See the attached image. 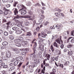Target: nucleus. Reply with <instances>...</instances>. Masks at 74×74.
Wrapping results in <instances>:
<instances>
[{"label":"nucleus","mask_w":74,"mask_h":74,"mask_svg":"<svg viewBox=\"0 0 74 74\" xmlns=\"http://www.w3.org/2000/svg\"><path fill=\"white\" fill-rule=\"evenodd\" d=\"M18 8L20 9L18 12L21 13V15H23V16H24L26 14V11L25 10L26 9V8L24 5H20L18 6Z\"/></svg>","instance_id":"f257e3e1"},{"label":"nucleus","mask_w":74,"mask_h":74,"mask_svg":"<svg viewBox=\"0 0 74 74\" xmlns=\"http://www.w3.org/2000/svg\"><path fill=\"white\" fill-rule=\"evenodd\" d=\"M34 54L37 53V50H36V49H37V43L36 42H34Z\"/></svg>","instance_id":"f03ea898"},{"label":"nucleus","mask_w":74,"mask_h":74,"mask_svg":"<svg viewBox=\"0 0 74 74\" xmlns=\"http://www.w3.org/2000/svg\"><path fill=\"white\" fill-rule=\"evenodd\" d=\"M12 51H14L17 54H18V53H19L20 51H19V50L18 49L16 48H12Z\"/></svg>","instance_id":"7ed1b4c3"},{"label":"nucleus","mask_w":74,"mask_h":74,"mask_svg":"<svg viewBox=\"0 0 74 74\" xmlns=\"http://www.w3.org/2000/svg\"><path fill=\"white\" fill-rule=\"evenodd\" d=\"M30 57L31 58V59L32 60H34V59H35V58H36V55L34 53H32L30 55Z\"/></svg>","instance_id":"20e7f679"},{"label":"nucleus","mask_w":74,"mask_h":74,"mask_svg":"<svg viewBox=\"0 0 74 74\" xmlns=\"http://www.w3.org/2000/svg\"><path fill=\"white\" fill-rule=\"evenodd\" d=\"M22 45L24 48H26L27 47H28V45H27V42L26 41H25L23 42V43Z\"/></svg>","instance_id":"39448f33"},{"label":"nucleus","mask_w":74,"mask_h":74,"mask_svg":"<svg viewBox=\"0 0 74 74\" xmlns=\"http://www.w3.org/2000/svg\"><path fill=\"white\" fill-rule=\"evenodd\" d=\"M15 59L16 60H18V61L22 60L23 59V58L22 57H16L15 58Z\"/></svg>","instance_id":"423d86ee"},{"label":"nucleus","mask_w":74,"mask_h":74,"mask_svg":"<svg viewBox=\"0 0 74 74\" xmlns=\"http://www.w3.org/2000/svg\"><path fill=\"white\" fill-rule=\"evenodd\" d=\"M8 44V42L5 41H3L2 43V45L3 46H6V45H7Z\"/></svg>","instance_id":"0eeeda50"},{"label":"nucleus","mask_w":74,"mask_h":74,"mask_svg":"<svg viewBox=\"0 0 74 74\" xmlns=\"http://www.w3.org/2000/svg\"><path fill=\"white\" fill-rule=\"evenodd\" d=\"M15 69V67L14 66H13L10 67L9 69V71H12L13 70H14V69Z\"/></svg>","instance_id":"6e6552de"},{"label":"nucleus","mask_w":74,"mask_h":74,"mask_svg":"<svg viewBox=\"0 0 74 74\" xmlns=\"http://www.w3.org/2000/svg\"><path fill=\"white\" fill-rule=\"evenodd\" d=\"M73 44L71 43V44L68 45L67 46V47L68 48H71V47H73Z\"/></svg>","instance_id":"1a4fd4ad"},{"label":"nucleus","mask_w":74,"mask_h":74,"mask_svg":"<svg viewBox=\"0 0 74 74\" xmlns=\"http://www.w3.org/2000/svg\"><path fill=\"white\" fill-rule=\"evenodd\" d=\"M41 36L43 38H45V35L44 34V32H41Z\"/></svg>","instance_id":"9d476101"},{"label":"nucleus","mask_w":74,"mask_h":74,"mask_svg":"<svg viewBox=\"0 0 74 74\" xmlns=\"http://www.w3.org/2000/svg\"><path fill=\"white\" fill-rule=\"evenodd\" d=\"M55 15L57 16V17H58L59 18V16H60V12H57L55 14Z\"/></svg>","instance_id":"9b49d317"},{"label":"nucleus","mask_w":74,"mask_h":74,"mask_svg":"<svg viewBox=\"0 0 74 74\" xmlns=\"http://www.w3.org/2000/svg\"><path fill=\"white\" fill-rule=\"evenodd\" d=\"M14 12L15 15H16L18 14V9L16 8H15V10L14 11Z\"/></svg>","instance_id":"f8f14e48"},{"label":"nucleus","mask_w":74,"mask_h":74,"mask_svg":"<svg viewBox=\"0 0 74 74\" xmlns=\"http://www.w3.org/2000/svg\"><path fill=\"white\" fill-rule=\"evenodd\" d=\"M53 46L54 47H55L57 48H58V44H57V43H56V42H54V43H53Z\"/></svg>","instance_id":"ddd939ff"},{"label":"nucleus","mask_w":74,"mask_h":74,"mask_svg":"<svg viewBox=\"0 0 74 74\" xmlns=\"http://www.w3.org/2000/svg\"><path fill=\"white\" fill-rule=\"evenodd\" d=\"M32 33H31V32H27V34L26 36H32Z\"/></svg>","instance_id":"4468645a"},{"label":"nucleus","mask_w":74,"mask_h":74,"mask_svg":"<svg viewBox=\"0 0 74 74\" xmlns=\"http://www.w3.org/2000/svg\"><path fill=\"white\" fill-rule=\"evenodd\" d=\"M8 11H9V10H7L6 11H4L3 13L4 15H7L8 12Z\"/></svg>","instance_id":"2eb2a0df"},{"label":"nucleus","mask_w":74,"mask_h":74,"mask_svg":"<svg viewBox=\"0 0 74 74\" xmlns=\"http://www.w3.org/2000/svg\"><path fill=\"white\" fill-rule=\"evenodd\" d=\"M18 1L15 2L13 4V6L14 7H16V5L18 4Z\"/></svg>","instance_id":"dca6fc26"},{"label":"nucleus","mask_w":74,"mask_h":74,"mask_svg":"<svg viewBox=\"0 0 74 74\" xmlns=\"http://www.w3.org/2000/svg\"><path fill=\"white\" fill-rule=\"evenodd\" d=\"M16 33L18 34H20L22 33V31L21 30H18L16 32Z\"/></svg>","instance_id":"f3484780"},{"label":"nucleus","mask_w":74,"mask_h":74,"mask_svg":"<svg viewBox=\"0 0 74 74\" xmlns=\"http://www.w3.org/2000/svg\"><path fill=\"white\" fill-rule=\"evenodd\" d=\"M45 57L47 58V59L49 60V58H50V55L46 54Z\"/></svg>","instance_id":"a211bd4d"},{"label":"nucleus","mask_w":74,"mask_h":74,"mask_svg":"<svg viewBox=\"0 0 74 74\" xmlns=\"http://www.w3.org/2000/svg\"><path fill=\"white\" fill-rule=\"evenodd\" d=\"M21 16L17 15V16L14 17V19H19V18H21Z\"/></svg>","instance_id":"6ab92c4d"},{"label":"nucleus","mask_w":74,"mask_h":74,"mask_svg":"<svg viewBox=\"0 0 74 74\" xmlns=\"http://www.w3.org/2000/svg\"><path fill=\"white\" fill-rule=\"evenodd\" d=\"M18 63H19V61H18V60H17L15 61L14 62V66H16V65H17L18 64Z\"/></svg>","instance_id":"aec40b11"},{"label":"nucleus","mask_w":74,"mask_h":74,"mask_svg":"<svg viewBox=\"0 0 74 74\" xmlns=\"http://www.w3.org/2000/svg\"><path fill=\"white\" fill-rule=\"evenodd\" d=\"M24 24H25V25L26 26H29V25H30V23H29V22H25Z\"/></svg>","instance_id":"412c9836"},{"label":"nucleus","mask_w":74,"mask_h":74,"mask_svg":"<svg viewBox=\"0 0 74 74\" xmlns=\"http://www.w3.org/2000/svg\"><path fill=\"white\" fill-rule=\"evenodd\" d=\"M73 55V52L68 51V56H71Z\"/></svg>","instance_id":"4be33fe9"},{"label":"nucleus","mask_w":74,"mask_h":74,"mask_svg":"<svg viewBox=\"0 0 74 74\" xmlns=\"http://www.w3.org/2000/svg\"><path fill=\"white\" fill-rule=\"evenodd\" d=\"M14 41L15 42H20V40H19V39H17L14 40Z\"/></svg>","instance_id":"5701e85b"},{"label":"nucleus","mask_w":74,"mask_h":74,"mask_svg":"<svg viewBox=\"0 0 74 74\" xmlns=\"http://www.w3.org/2000/svg\"><path fill=\"white\" fill-rule=\"evenodd\" d=\"M7 58V57H6L5 56H3L2 57V59H3L4 60H6Z\"/></svg>","instance_id":"b1692460"},{"label":"nucleus","mask_w":74,"mask_h":74,"mask_svg":"<svg viewBox=\"0 0 74 74\" xmlns=\"http://www.w3.org/2000/svg\"><path fill=\"white\" fill-rule=\"evenodd\" d=\"M15 45L17 47H19L21 46V44L19 43H17L15 44Z\"/></svg>","instance_id":"393cba45"},{"label":"nucleus","mask_w":74,"mask_h":74,"mask_svg":"<svg viewBox=\"0 0 74 74\" xmlns=\"http://www.w3.org/2000/svg\"><path fill=\"white\" fill-rule=\"evenodd\" d=\"M19 38L20 41H21V42H22V41H23V38L21 36H19Z\"/></svg>","instance_id":"a878e982"},{"label":"nucleus","mask_w":74,"mask_h":74,"mask_svg":"<svg viewBox=\"0 0 74 74\" xmlns=\"http://www.w3.org/2000/svg\"><path fill=\"white\" fill-rule=\"evenodd\" d=\"M9 38L10 40H14V37L12 35H10Z\"/></svg>","instance_id":"bb28decb"},{"label":"nucleus","mask_w":74,"mask_h":74,"mask_svg":"<svg viewBox=\"0 0 74 74\" xmlns=\"http://www.w3.org/2000/svg\"><path fill=\"white\" fill-rule=\"evenodd\" d=\"M41 54H42V51H39L38 53V55L39 56V57H40V58L42 57V56L41 55Z\"/></svg>","instance_id":"cd10ccee"},{"label":"nucleus","mask_w":74,"mask_h":74,"mask_svg":"<svg viewBox=\"0 0 74 74\" xmlns=\"http://www.w3.org/2000/svg\"><path fill=\"white\" fill-rule=\"evenodd\" d=\"M73 38V37H70L69 38H68L67 40V42H70V41L71 40V38Z\"/></svg>","instance_id":"c85d7f7f"},{"label":"nucleus","mask_w":74,"mask_h":74,"mask_svg":"<svg viewBox=\"0 0 74 74\" xmlns=\"http://www.w3.org/2000/svg\"><path fill=\"white\" fill-rule=\"evenodd\" d=\"M4 34L5 36H7L8 35V32H4Z\"/></svg>","instance_id":"c756f323"},{"label":"nucleus","mask_w":74,"mask_h":74,"mask_svg":"<svg viewBox=\"0 0 74 74\" xmlns=\"http://www.w3.org/2000/svg\"><path fill=\"white\" fill-rule=\"evenodd\" d=\"M56 42H57L59 44H61L60 41V40H59V39H56Z\"/></svg>","instance_id":"7c9ffc66"},{"label":"nucleus","mask_w":74,"mask_h":74,"mask_svg":"<svg viewBox=\"0 0 74 74\" xmlns=\"http://www.w3.org/2000/svg\"><path fill=\"white\" fill-rule=\"evenodd\" d=\"M51 49L52 52H53V51H54V49L53 48V45H51Z\"/></svg>","instance_id":"2f4dec72"},{"label":"nucleus","mask_w":74,"mask_h":74,"mask_svg":"<svg viewBox=\"0 0 74 74\" xmlns=\"http://www.w3.org/2000/svg\"><path fill=\"white\" fill-rule=\"evenodd\" d=\"M43 40L42 39H40V40H38V43L39 44H40L41 42H43Z\"/></svg>","instance_id":"473e14b6"},{"label":"nucleus","mask_w":74,"mask_h":74,"mask_svg":"<svg viewBox=\"0 0 74 74\" xmlns=\"http://www.w3.org/2000/svg\"><path fill=\"white\" fill-rule=\"evenodd\" d=\"M42 21V18H40L38 20L39 22H40V24H41V23H41Z\"/></svg>","instance_id":"72a5a7b5"},{"label":"nucleus","mask_w":74,"mask_h":74,"mask_svg":"<svg viewBox=\"0 0 74 74\" xmlns=\"http://www.w3.org/2000/svg\"><path fill=\"white\" fill-rule=\"evenodd\" d=\"M12 29L13 30L16 31V30H17V27H14L12 28Z\"/></svg>","instance_id":"f704fd0d"},{"label":"nucleus","mask_w":74,"mask_h":74,"mask_svg":"<svg viewBox=\"0 0 74 74\" xmlns=\"http://www.w3.org/2000/svg\"><path fill=\"white\" fill-rule=\"evenodd\" d=\"M68 64H69V61H67L66 62V63H65L64 65L65 66H67V65H68Z\"/></svg>","instance_id":"c9c22d12"},{"label":"nucleus","mask_w":74,"mask_h":74,"mask_svg":"<svg viewBox=\"0 0 74 74\" xmlns=\"http://www.w3.org/2000/svg\"><path fill=\"white\" fill-rule=\"evenodd\" d=\"M36 30L37 32H39V31L40 30V27H36Z\"/></svg>","instance_id":"e433bc0d"},{"label":"nucleus","mask_w":74,"mask_h":74,"mask_svg":"<svg viewBox=\"0 0 74 74\" xmlns=\"http://www.w3.org/2000/svg\"><path fill=\"white\" fill-rule=\"evenodd\" d=\"M3 69H7V68H8V65H4L3 67Z\"/></svg>","instance_id":"4c0bfd02"},{"label":"nucleus","mask_w":74,"mask_h":74,"mask_svg":"<svg viewBox=\"0 0 74 74\" xmlns=\"http://www.w3.org/2000/svg\"><path fill=\"white\" fill-rule=\"evenodd\" d=\"M32 67L34 68V67H36L37 66V64H35L32 65Z\"/></svg>","instance_id":"58836bf2"},{"label":"nucleus","mask_w":74,"mask_h":74,"mask_svg":"<svg viewBox=\"0 0 74 74\" xmlns=\"http://www.w3.org/2000/svg\"><path fill=\"white\" fill-rule=\"evenodd\" d=\"M6 55H9L11 54L10 53V51H7L6 52Z\"/></svg>","instance_id":"ea45409f"},{"label":"nucleus","mask_w":74,"mask_h":74,"mask_svg":"<svg viewBox=\"0 0 74 74\" xmlns=\"http://www.w3.org/2000/svg\"><path fill=\"white\" fill-rule=\"evenodd\" d=\"M71 43H74V37L71 40Z\"/></svg>","instance_id":"a19ab883"},{"label":"nucleus","mask_w":74,"mask_h":74,"mask_svg":"<svg viewBox=\"0 0 74 74\" xmlns=\"http://www.w3.org/2000/svg\"><path fill=\"white\" fill-rule=\"evenodd\" d=\"M36 6H39V7H40V4H39V3H37V4L35 5V7H36Z\"/></svg>","instance_id":"79ce46f5"},{"label":"nucleus","mask_w":74,"mask_h":74,"mask_svg":"<svg viewBox=\"0 0 74 74\" xmlns=\"http://www.w3.org/2000/svg\"><path fill=\"white\" fill-rule=\"evenodd\" d=\"M59 66L62 67V69L63 68V65L61 64H60L59 65Z\"/></svg>","instance_id":"37998d69"},{"label":"nucleus","mask_w":74,"mask_h":74,"mask_svg":"<svg viewBox=\"0 0 74 74\" xmlns=\"http://www.w3.org/2000/svg\"><path fill=\"white\" fill-rule=\"evenodd\" d=\"M17 26L19 28H21V27H22V25L21 24H18L17 25Z\"/></svg>","instance_id":"c03bdc74"},{"label":"nucleus","mask_w":74,"mask_h":74,"mask_svg":"<svg viewBox=\"0 0 74 74\" xmlns=\"http://www.w3.org/2000/svg\"><path fill=\"white\" fill-rule=\"evenodd\" d=\"M51 60L52 61H54V60H55V57H52L51 58Z\"/></svg>","instance_id":"a18cd8bd"},{"label":"nucleus","mask_w":74,"mask_h":74,"mask_svg":"<svg viewBox=\"0 0 74 74\" xmlns=\"http://www.w3.org/2000/svg\"><path fill=\"white\" fill-rule=\"evenodd\" d=\"M60 48L61 49H63L64 48V45L62 44L60 45Z\"/></svg>","instance_id":"49530a36"},{"label":"nucleus","mask_w":74,"mask_h":74,"mask_svg":"<svg viewBox=\"0 0 74 74\" xmlns=\"http://www.w3.org/2000/svg\"><path fill=\"white\" fill-rule=\"evenodd\" d=\"M74 30H73L71 32V36H74Z\"/></svg>","instance_id":"de8ad7c7"},{"label":"nucleus","mask_w":74,"mask_h":74,"mask_svg":"<svg viewBox=\"0 0 74 74\" xmlns=\"http://www.w3.org/2000/svg\"><path fill=\"white\" fill-rule=\"evenodd\" d=\"M6 56L7 58H10L11 57V54H6Z\"/></svg>","instance_id":"09e8293b"},{"label":"nucleus","mask_w":74,"mask_h":74,"mask_svg":"<svg viewBox=\"0 0 74 74\" xmlns=\"http://www.w3.org/2000/svg\"><path fill=\"white\" fill-rule=\"evenodd\" d=\"M64 38H65V39H66L67 38V35H66V34L65 33L64 35Z\"/></svg>","instance_id":"8fccbe9b"},{"label":"nucleus","mask_w":74,"mask_h":74,"mask_svg":"<svg viewBox=\"0 0 74 74\" xmlns=\"http://www.w3.org/2000/svg\"><path fill=\"white\" fill-rule=\"evenodd\" d=\"M11 62H13L15 61V58H12L11 59Z\"/></svg>","instance_id":"3c124183"},{"label":"nucleus","mask_w":74,"mask_h":74,"mask_svg":"<svg viewBox=\"0 0 74 74\" xmlns=\"http://www.w3.org/2000/svg\"><path fill=\"white\" fill-rule=\"evenodd\" d=\"M5 55V53L2 52L1 53V56H4Z\"/></svg>","instance_id":"603ef678"},{"label":"nucleus","mask_w":74,"mask_h":74,"mask_svg":"<svg viewBox=\"0 0 74 74\" xmlns=\"http://www.w3.org/2000/svg\"><path fill=\"white\" fill-rule=\"evenodd\" d=\"M45 18V16H44V15H42L40 18H42V19H44Z\"/></svg>","instance_id":"864d4df0"},{"label":"nucleus","mask_w":74,"mask_h":74,"mask_svg":"<svg viewBox=\"0 0 74 74\" xmlns=\"http://www.w3.org/2000/svg\"><path fill=\"white\" fill-rule=\"evenodd\" d=\"M53 72H54V73H56V69H53V70H52Z\"/></svg>","instance_id":"5fc2aeb1"},{"label":"nucleus","mask_w":74,"mask_h":74,"mask_svg":"<svg viewBox=\"0 0 74 74\" xmlns=\"http://www.w3.org/2000/svg\"><path fill=\"white\" fill-rule=\"evenodd\" d=\"M23 51H27V48H24V49H22Z\"/></svg>","instance_id":"6e6d98bb"},{"label":"nucleus","mask_w":74,"mask_h":74,"mask_svg":"<svg viewBox=\"0 0 74 74\" xmlns=\"http://www.w3.org/2000/svg\"><path fill=\"white\" fill-rule=\"evenodd\" d=\"M29 14L30 15H32L33 14V13L31 12V11H29Z\"/></svg>","instance_id":"4d7b16f0"},{"label":"nucleus","mask_w":74,"mask_h":74,"mask_svg":"<svg viewBox=\"0 0 74 74\" xmlns=\"http://www.w3.org/2000/svg\"><path fill=\"white\" fill-rule=\"evenodd\" d=\"M3 10L4 11H7V10H9L6 9V8H5L4 7L3 8Z\"/></svg>","instance_id":"13d9d810"},{"label":"nucleus","mask_w":74,"mask_h":74,"mask_svg":"<svg viewBox=\"0 0 74 74\" xmlns=\"http://www.w3.org/2000/svg\"><path fill=\"white\" fill-rule=\"evenodd\" d=\"M15 22H17V23H19V21L16 20L15 19L14 20Z\"/></svg>","instance_id":"bf43d9fd"},{"label":"nucleus","mask_w":74,"mask_h":74,"mask_svg":"<svg viewBox=\"0 0 74 74\" xmlns=\"http://www.w3.org/2000/svg\"><path fill=\"white\" fill-rule=\"evenodd\" d=\"M3 33V31L1 29H0V34H2Z\"/></svg>","instance_id":"052dcab7"},{"label":"nucleus","mask_w":74,"mask_h":74,"mask_svg":"<svg viewBox=\"0 0 74 74\" xmlns=\"http://www.w3.org/2000/svg\"><path fill=\"white\" fill-rule=\"evenodd\" d=\"M41 3L42 4V6H45V4H44L42 2H41Z\"/></svg>","instance_id":"680f3d73"},{"label":"nucleus","mask_w":74,"mask_h":74,"mask_svg":"<svg viewBox=\"0 0 74 74\" xmlns=\"http://www.w3.org/2000/svg\"><path fill=\"white\" fill-rule=\"evenodd\" d=\"M68 51L69 52H73V49H70Z\"/></svg>","instance_id":"e2e57ef3"},{"label":"nucleus","mask_w":74,"mask_h":74,"mask_svg":"<svg viewBox=\"0 0 74 74\" xmlns=\"http://www.w3.org/2000/svg\"><path fill=\"white\" fill-rule=\"evenodd\" d=\"M3 14V11L0 10V14Z\"/></svg>","instance_id":"0e129e2a"},{"label":"nucleus","mask_w":74,"mask_h":74,"mask_svg":"<svg viewBox=\"0 0 74 74\" xmlns=\"http://www.w3.org/2000/svg\"><path fill=\"white\" fill-rule=\"evenodd\" d=\"M29 69H32V65H29Z\"/></svg>","instance_id":"69168bd1"},{"label":"nucleus","mask_w":74,"mask_h":74,"mask_svg":"<svg viewBox=\"0 0 74 74\" xmlns=\"http://www.w3.org/2000/svg\"><path fill=\"white\" fill-rule=\"evenodd\" d=\"M2 22L3 23H4V22H7V21L5 20H3V21H2Z\"/></svg>","instance_id":"338daca9"},{"label":"nucleus","mask_w":74,"mask_h":74,"mask_svg":"<svg viewBox=\"0 0 74 74\" xmlns=\"http://www.w3.org/2000/svg\"><path fill=\"white\" fill-rule=\"evenodd\" d=\"M50 74H55V73L53 72H51L50 73Z\"/></svg>","instance_id":"774afa93"}]
</instances>
